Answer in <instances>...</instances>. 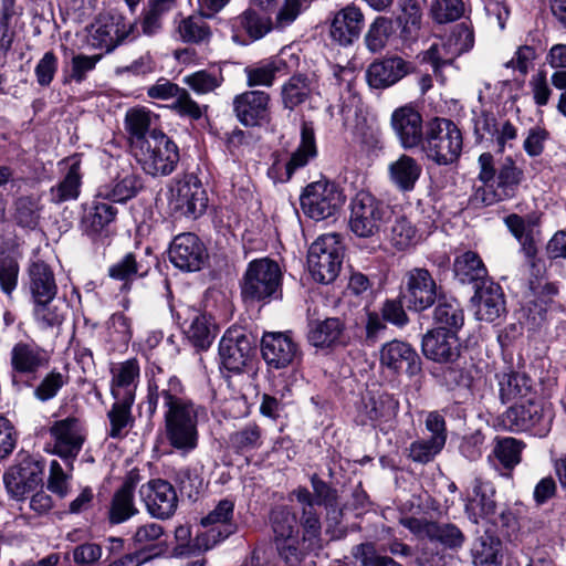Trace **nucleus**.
Masks as SVG:
<instances>
[{"mask_svg": "<svg viewBox=\"0 0 566 566\" xmlns=\"http://www.w3.org/2000/svg\"><path fill=\"white\" fill-rule=\"evenodd\" d=\"M157 375L148 380L147 409L153 416L163 409V437L168 446L182 457L199 446V419L203 408L186 396L185 387L176 376L166 375L157 367Z\"/></svg>", "mask_w": 566, "mask_h": 566, "instance_id": "f257e3e1", "label": "nucleus"}, {"mask_svg": "<svg viewBox=\"0 0 566 566\" xmlns=\"http://www.w3.org/2000/svg\"><path fill=\"white\" fill-rule=\"evenodd\" d=\"M480 166L479 180L484 184L481 199L486 205L513 198L523 180V170L512 157H504L495 164L493 155L483 153L478 159Z\"/></svg>", "mask_w": 566, "mask_h": 566, "instance_id": "f03ea898", "label": "nucleus"}, {"mask_svg": "<svg viewBox=\"0 0 566 566\" xmlns=\"http://www.w3.org/2000/svg\"><path fill=\"white\" fill-rule=\"evenodd\" d=\"M282 272L279 264L261 258L251 261L241 281V296L245 304L269 303L281 295Z\"/></svg>", "mask_w": 566, "mask_h": 566, "instance_id": "7ed1b4c3", "label": "nucleus"}, {"mask_svg": "<svg viewBox=\"0 0 566 566\" xmlns=\"http://www.w3.org/2000/svg\"><path fill=\"white\" fill-rule=\"evenodd\" d=\"M132 154L140 168L153 177L170 175L180 159L175 142L156 129L148 135L147 140H137Z\"/></svg>", "mask_w": 566, "mask_h": 566, "instance_id": "20e7f679", "label": "nucleus"}, {"mask_svg": "<svg viewBox=\"0 0 566 566\" xmlns=\"http://www.w3.org/2000/svg\"><path fill=\"white\" fill-rule=\"evenodd\" d=\"M462 147L461 130L447 118H436L429 124L421 145L428 159L443 166L457 161Z\"/></svg>", "mask_w": 566, "mask_h": 566, "instance_id": "39448f33", "label": "nucleus"}, {"mask_svg": "<svg viewBox=\"0 0 566 566\" xmlns=\"http://www.w3.org/2000/svg\"><path fill=\"white\" fill-rule=\"evenodd\" d=\"M344 256V247L338 233L318 237L310 247L307 254L308 270L319 283H332L338 275Z\"/></svg>", "mask_w": 566, "mask_h": 566, "instance_id": "423d86ee", "label": "nucleus"}, {"mask_svg": "<svg viewBox=\"0 0 566 566\" xmlns=\"http://www.w3.org/2000/svg\"><path fill=\"white\" fill-rule=\"evenodd\" d=\"M349 210V229L356 237L363 239L378 234L388 217L387 206L364 190L353 197Z\"/></svg>", "mask_w": 566, "mask_h": 566, "instance_id": "0eeeda50", "label": "nucleus"}, {"mask_svg": "<svg viewBox=\"0 0 566 566\" xmlns=\"http://www.w3.org/2000/svg\"><path fill=\"white\" fill-rule=\"evenodd\" d=\"M44 462L31 455H23L9 465L2 475L9 499L23 502L43 482Z\"/></svg>", "mask_w": 566, "mask_h": 566, "instance_id": "6e6552de", "label": "nucleus"}, {"mask_svg": "<svg viewBox=\"0 0 566 566\" xmlns=\"http://www.w3.org/2000/svg\"><path fill=\"white\" fill-rule=\"evenodd\" d=\"M139 36L137 22L127 21L118 13L99 14L88 30V44L95 49L113 51L125 41Z\"/></svg>", "mask_w": 566, "mask_h": 566, "instance_id": "1a4fd4ad", "label": "nucleus"}, {"mask_svg": "<svg viewBox=\"0 0 566 566\" xmlns=\"http://www.w3.org/2000/svg\"><path fill=\"white\" fill-rule=\"evenodd\" d=\"M552 417L538 398L515 402L501 416V424L511 432L531 431L534 436L544 437L551 430Z\"/></svg>", "mask_w": 566, "mask_h": 566, "instance_id": "9d476101", "label": "nucleus"}, {"mask_svg": "<svg viewBox=\"0 0 566 566\" xmlns=\"http://www.w3.org/2000/svg\"><path fill=\"white\" fill-rule=\"evenodd\" d=\"M345 201L339 188L328 180L310 184L301 196L303 212L313 220L321 221L335 216Z\"/></svg>", "mask_w": 566, "mask_h": 566, "instance_id": "9b49d317", "label": "nucleus"}, {"mask_svg": "<svg viewBox=\"0 0 566 566\" xmlns=\"http://www.w3.org/2000/svg\"><path fill=\"white\" fill-rule=\"evenodd\" d=\"M169 206L182 216L198 218L208 207V196L200 179L190 174L176 179L169 190Z\"/></svg>", "mask_w": 566, "mask_h": 566, "instance_id": "f8f14e48", "label": "nucleus"}, {"mask_svg": "<svg viewBox=\"0 0 566 566\" xmlns=\"http://www.w3.org/2000/svg\"><path fill=\"white\" fill-rule=\"evenodd\" d=\"M440 287L424 268L408 270L402 279L401 297L409 310L422 312L431 307L439 297Z\"/></svg>", "mask_w": 566, "mask_h": 566, "instance_id": "ddd939ff", "label": "nucleus"}, {"mask_svg": "<svg viewBox=\"0 0 566 566\" xmlns=\"http://www.w3.org/2000/svg\"><path fill=\"white\" fill-rule=\"evenodd\" d=\"M233 514L234 502L232 500L219 501L213 510L201 518V525L206 531L197 535V546L208 551L235 533L237 524Z\"/></svg>", "mask_w": 566, "mask_h": 566, "instance_id": "4468645a", "label": "nucleus"}, {"mask_svg": "<svg viewBox=\"0 0 566 566\" xmlns=\"http://www.w3.org/2000/svg\"><path fill=\"white\" fill-rule=\"evenodd\" d=\"M50 434L53 440V453L64 461L66 468L73 470V461L85 440L81 421L74 417L57 420L50 427Z\"/></svg>", "mask_w": 566, "mask_h": 566, "instance_id": "2eb2a0df", "label": "nucleus"}, {"mask_svg": "<svg viewBox=\"0 0 566 566\" xmlns=\"http://www.w3.org/2000/svg\"><path fill=\"white\" fill-rule=\"evenodd\" d=\"M139 496L147 512L155 518H169L177 510L176 490L166 480L156 479L143 484L139 489Z\"/></svg>", "mask_w": 566, "mask_h": 566, "instance_id": "dca6fc26", "label": "nucleus"}, {"mask_svg": "<svg viewBox=\"0 0 566 566\" xmlns=\"http://www.w3.org/2000/svg\"><path fill=\"white\" fill-rule=\"evenodd\" d=\"M262 357L269 367L283 369L301 359V350L289 333H265L261 340Z\"/></svg>", "mask_w": 566, "mask_h": 566, "instance_id": "f3484780", "label": "nucleus"}, {"mask_svg": "<svg viewBox=\"0 0 566 566\" xmlns=\"http://www.w3.org/2000/svg\"><path fill=\"white\" fill-rule=\"evenodd\" d=\"M496 489L490 481L475 478L463 496L464 512L470 521L478 524L496 514Z\"/></svg>", "mask_w": 566, "mask_h": 566, "instance_id": "a211bd4d", "label": "nucleus"}, {"mask_svg": "<svg viewBox=\"0 0 566 566\" xmlns=\"http://www.w3.org/2000/svg\"><path fill=\"white\" fill-rule=\"evenodd\" d=\"M207 256L203 243L191 232L176 235L169 247V260L181 271H199Z\"/></svg>", "mask_w": 566, "mask_h": 566, "instance_id": "6ab92c4d", "label": "nucleus"}, {"mask_svg": "<svg viewBox=\"0 0 566 566\" xmlns=\"http://www.w3.org/2000/svg\"><path fill=\"white\" fill-rule=\"evenodd\" d=\"M253 353L252 342L242 331H228L219 343L221 365L231 373H241Z\"/></svg>", "mask_w": 566, "mask_h": 566, "instance_id": "aec40b11", "label": "nucleus"}, {"mask_svg": "<svg viewBox=\"0 0 566 566\" xmlns=\"http://www.w3.org/2000/svg\"><path fill=\"white\" fill-rule=\"evenodd\" d=\"M270 101L264 91H245L233 98V111L244 126H261L270 122Z\"/></svg>", "mask_w": 566, "mask_h": 566, "instance_id": "412c9836", "label": "nucleus"}, {"mask_svg": "<svg viewBox=\"0 0 566 566\" xmlns=\"http://www.w3.org/2000/svg\"><path fill=\"white\" fill-rule=\"evenodd\" d=\"M415 70L413 63L398 55H390L373 62L366 71V80L370 87L384 90L395 85Z\"/></svg>", "mask_w": 566, "mask_h": 566, "instance_id": "4be33fe9", "label": "nucleus"}, {"mask_svg": "<svg viewBox=\"0 0 566 566\" xmlns=\"http://www.w3.org/2000/svg\"><path fill=\"white\" fill-rule=\"evenodd\" d=\"M398 408V400L389 394H367L357 405L356 422L375 427L391 420L397 415Z\"/></svg>", "mask_w": 566, "mask_h": 566, "instance_id": "5701e85b", "label": "nucleus"}, {"mask_svg": "<svg viewBox=\"0 0 566 566\" xmlns=\"http://www.w3.org/2000/svg\"><path fill=\"white\" fill-rule=\"evenodd\" d=\"M290 49L284 48L281 52L272 57L259 61L244 69L247 84L250 87L273 85L279 74H285L289 70L296 65L297 59L290 54V61L285 59Z\"/></svg>", "mask_w": 566, "mask_h": 566, "instance_id": "b1692460", "label": "nucleus"}, {"mask_svg": "<svg viewBox=\"0 0 566 566\" xmlns=\"http://www.w3.org/2000/svg\"><path fill=\"white\" fill-rule=\"evenodd\" d=\"M139 475L129 472L122 485L116 489L107 507V517L111 524H122L139 513L135 502V491Z\"/></svg>", "mask_w": 566, "mask_h": 566, "instance_id": "393cba45", "label": "nucleus"}, {"mask_svg": "<svg viewBox=\"0 0 566 566\" xmlns=\"http://www.w3.org/2000/svg\"><path fill=\"white\" fill-rule=\"evenodd\" d=\"M49 361V352L34 342H18L10 352L13 375L33 376L46 367Z\"/></svg>", "mask_w": 566, "mask_h": 566, "instance_id": "a878e982", "label": "nucleus"}, {"mask_svg": "<svg viewBox=\"0 0 566 566\" xmlns=\"http://www.w3.org/2000/svg\"><path fill=\"white\" fill-rule=\"evenodd\" d=\"M460 342L458 332H447L443 328H433L422 338L424 356L438 363H453L460 356Z\"/></svg>", "mask_w": 566, "mask_h": 566, "instance_id": "bb28decb", "label": "nucleus"}, {"mask_svg": "<svg viewBox=\"0 0 566 566\" xmlns=\"http://www.w3.org/2000/svg\"><path fill=\"white\" fill-rule=\"evenodd\" d=\"M111 394L115 400L134 402L140 380V365L136 358L116 363L111 367Z\"/></svg>", "mask_w": 566, "mask_h": 566, "instance_id": "cd10ccee", "label": "nucleus"}, {"mask_svg": "<svg viewBox=\"0 0 566 566\" xmlns=\"http://www.w3.org/2000/svg\"><path fill=\"white\" fill-rule=\"evenodd\" d=\"M391 126L405 149L422 145V117L413 107L397 108L391 115Z\"/></svg>", "mask_w": 566, "mask_h": 566, "instance_id": "c85d7f7f", "label": "nucleus"}, {"mask_svg": "<svg viewBox=\"0 0 566 566\" xmlns=\"http://www.w3.org/2000/svg\"><path fill=\"white\" fill-rule=\"evenodd\" d=\"M475 316L480 321L494 322L505 312L502 287L491 281L476 285L472 297Z\"/></svg>", "mask_w": 566, "mask_h": 566, "instance_id": "c756f323", "label": "nucleus"}, {"mask_svg": "<svg viewBox=\"0 0 566 566\" xmlns=\"http://www.w3.org/2000/svg\"><path fill=\"white\" fill-rule=\"evenodd\" d=\"M380 363L394 371H406L409 375L420 370V358L417 352L408 343L397 339L382 346Z\"/></svg>", "mask_w": 566, "mask_h": 566, "instance_id": "7c9ffc66", "label": "nucleus"}, {"mask_svg": "<svg viewBox=\"0 0 566 566\" xmlns=\"http://www.w3.org/2000/svg\"><path fill=\"white\" fill-rule=\"evenodd\" d=\"M364 28V14L356 6H347L339 10L331 25V36L340 45L352 44L360 35Z\"/></svg>", "mask_w": 566, "mask_h": 566, "instance_id": "2f4dec72", "label": "nucleus"}, {"mask_svg": "<svg viewBox=\"0 0 566 566\" xmlns=\"http://www.w3.org/2000/svg\"><path fill=\"white\" fill-rule=\"evenodd\" d=\"M421 174V164L406 154H401L388 165L389 181L400 192L413 191Z\"/></svg>", "mask_w": 566, "mask_h": 566, "instance_id": "473e14b6", "label": "nucleus"}, {"mask_svg": "<svg viewBox=\"0 0 566 566\" xmlns=\"http://www.w3.org/2000/svg\"><path fill=\"white\" fill-rule=\"evenodd\" d=\"M143 188L142 179L135 174L117 176L98 186L96 198L112 203H124L133 199Z\"/></svg>", "mask_w": 566, "mask_h": 566, "instance_id": "72a5a7b5", "label": "nucleus"}, {"mask_svg": "<svg viewBox=\"0 0 566 566\" xmlns=\"http://www.w3.org/2000/svg\"><path fill=\"white\" fill-rule=\"evenodd\" d=\"M81 164L72 160L65 175L49 190V200L54 205H62L78 199L82 187Z\"/></svg>", "mask_w": 566, "mask_h": 566, "instance_id": "f704fd0d", "label": "nucleus"}, {"mask_svg": "<svg viewBox=\"0 0 566 566\" xmlns=\"http://www.w3.org/2000/svg\"><path fill=\"white\" fill-rule=\"evenodd\" d=\"M231 28L233 31L232 40L243 44L239 39V31H244L250 40L256 41L274 29V23L270 18L261 17L252 8H248L231 20Z\"/></svg>", "mask_w": 566, "mask_h": 566, "instance_id": "c9c22d12", "label": "nucleus"}, {"mask_svg": "<svg viewBox=\"0 0 566 566\" xmlns=\"http://www.w3.org/2000/svg\"><path fill=\"white\" fill-rule=\"evenodd\" d=\"M500 397L503 402H521L537 398L528 376L521 373H505L499 378Z\"/></svg>", "mask_w": 566, "mask_h": 566, "instance_id": "e433bc0d", "label": "nucleus"}, {"mask_svg": "<svg viewBox=\"0 0 566 566\" xmlns=\"http://www.w3.org/2000/svg\"><path fill=\"white\" fill-rule=\"evenodd\" d=\"M29 284L34 301H52L57 292L54 274L50 266L40 260L29 266Z\"/></svg>", "mask_w": 566, "mask_h": 566, "instance_id": "4c0bfd02", "label": "nucleus"}, {"mask_svg": "<svg viewBox=\"0 0 566 566\" xmlns=\"http://www.w3.org/2000/svg\"><path fill=\"white\" fill-rule=\"evenodd\" d=\"M344 324L337 317L313 321L308 325L307 339L317 348H328L342 342Z\"/></svg>", "mask_w": 566, "mask_h": 566, "instance_id": "58836bf2", "label": "nucleus"}, {"mask_svg": "<svg viewBox=\"0 0 566 566\" xmlns=\"http://www.w3.org/2000/svg\"><path fill=\"white\" fill-rule=\"evenodd\" d=\"M157 120V115L145 107H135L127 111L125 126L129 133L132 150L137 146V140L148 139V135L155 129L153 126Z\"/></svg>", "mask_w": 566, "mask_h": 566, "instance_id": "ea45409f", "label": "nucleus"}, {"mask_svg": "<svg viewBox=\"0 0 566 566\" xmlns=\"http://www.w3.org/2000/svg\"><path fill=\"white\" fill-rule=\"evenodd\" d=\"M455 276L461 283L486 282L488 270L478 253L465 251L458 255L453 263Z\"/></svg>", "mask_w": 566, "mask_h": 566, "instance_id": "a19ab883", "label": "nucleus"}, {"mask_svg": "<svg viewBox=\"0 0 566 566\" xmlns=\"http://www.w3.org/2000/svg\"><path fill=\"white\" fill-rule=\"evenodd\" d=\"M316 154L314 128L311 124L303 123L301 128V143L292 153L290 160L285 165L287 178H291L297 169L305 167Z\"/></svg>", "mask_w": 566, "mask_h": 566, "instance_id": "79ce46f5", "label": "nucleus"}, {"mask_svg": "<svg viewBox=\"0 0 566 566\" xmlns=\"http://www.w3.org/2000/svg\"><path fill=\"white\" fill-rule=\"evenodd\" d=\"M420 238L416 226L405 216L397 217L387 230V240L397 251L413 248Z\"/></svg>", "mask_w": 566, "mask_h": 566, "instance_id": "37998d69", "label": "nucleus"}, {"mask_svg": "<svg viewBox=\"0 0 566 566\" xmlns=\"http://www.w3.org/2000/svg\"><path fill=\"white\" fill-rule=\"evenodd\" d=\"M149 269L150 264L142 255L129 252L109 266L108 274L115 280L127 283L136 277L145 276Z\"/></svg>", "mask_w": 566, "mask_h": 566, "instance_id": "c03bdc74", "label": "nucleus"}, {"mask_svg": "<svg viewBox=\"0 0 566 566\" xmlns=\"http://www.w3.org/2000/svg\"><path fill=\"white\" fill-rule=\"evenodd\" d=\"M229 444L235 453L248 455L263 444L262 429L256 423L249 422L230 434Z\"/></svg>", "mask_w": 566, "mask_h": 566, "instance_id": "a18cd8bd", "label": "nucleus"}, {"mask_svg": "<svg viewBox=\"0 0 566 566\" xmlns=\"http://www.w3.org/2000/svg\"><path fill=\"white\" fill-rule=\"evenodd\" d=\"M439 303L433 311V319L437 328H443L447 332H458L464 323L463 311L455 300L438 297Z\"/></svg>", "mask_w": 566, "mask_h": 566, "instance_id": "49530a36", "label": "nucleus"}, {"mask_svg": "<svg viewBox=\"0 0 566 566\" xmlns=\"http://www.w3.org/2000/svg\"><path fill=\"white\" fill-rule=\"evenodd\" d=\"M459 56V51H453L446 39L434 41L418 57L422 63H429L436 76H440L444 66L450 65Z\"/></svg>", "mask_w": 566, "mask_h": 566, "instance_id": "de8ad7c7", "label": "nucleus"}, {"mask_svg": "<svg viewBox=\"0 0 566 566\" xmlns=\"http://www.w3.org/2000/svg\"><path fill=\"white\" fill-rule=\"evenodd\" d=\"M134 402L125 400H115L112 408L107 412L109 420L108 436L113 439H122L128 433V429L133 426L132 406Z\"/></svg>", "mask_w": 566, "mask_h": 566, "instance_id": "09e8293b", "label": "nucleus"}, {"mask_svg": "<svg viewBox=\"0 0 566 566\" xmlns=\"http://www.w3.org/2000/svg\"><path fill=\"white\" fill-rule=\"evenodd\" d=\"M501 542L491 535L479 537L472 547V558L475 566H501Z\"/></svg>", "mask_w": 566, "mask_h": 566, "instance_id": "8fccbe9b", "label": "nucleus"}, {"mask_svg": "<svg viewBox=\"0 0 566 566\" xmlns=\"http://www.w3.org/2000/svg\"><path fill=\"white\" fill-rule=\"evenodd\" d=\"M271 525L275 536V543L279 541H292L297 534V524L295 514L287 506H277L271 512Z\"/></svg>", "mask_w": 566, "mask_h": 566, "instance_id": "3c124183", "label": "nucleus"}, {"mask_svg": "<svg viewBox=\"0 0 566 566\" xmlns=\"http://www.w3.org/2000/svg\"><path fill=\"white\" fill-rule=\"evenodd\" d=\"M302 542L304 549L318 551L322 548V526L315 507H307L301 517Z\"/></svg>", "mask_w": 566, "mask_h": 566, "instance_id": "603ef678", "label": "nucleus"}, {"mask_svg": "<svg viewBox=\"0 0 566 566\" xmlns=\"http://www.w3.org/2000/svg\"><path fill=\"white\" fill-rule=\"evenodd\" d=\"M186 333L193 346L200 349L208 348L214 338L213 326L208 316L198 311H193L191 323Z\"/></svg>", "mask_w": 566, "mask_h": 566, "instance_id": "864d4df0", "label": "nucleus"}, {"mask_svg": "<svg viewBox=\"0 0 566 566\" xmlns=\"http://www.w3.org/2000/svg\"><path fill=\"white\" fill-rule=\"evenodd\" d=\"M52 301H34V319L41 329L60 327L65 318V307Z\"/></svg>", "mask_w": 566, "mask_h": 566, "instance_id": "5fc2aeb1", "label": "nucleus"}, {"mask_svg": "<svg viewBox=\"0 0 566 566\" xmlns=\"http://www.w3.org/2000/svg\"><path fill=\"white\" fill-rule=\"evenodd\" d=\"M524 443L515 438H502L497 440L493 453L499 462L509 470L515 468L522 459Z\"/></svg>", "mask_w": 566, "mask_h": 566, "instance_id": "6e6d98bb", "label": "nucleus"}, {"mask_svg": "<svg viewBox=\"0 0 566 566\" xmlns=\"http://www.w3.org/2000/svg\"><path fill=\"white\" fill-rule=\"evenodd\" d=\"M310 96V87L302 76H292L281 88L283 106L290 111L304 103Z\"/></svg>", "mask_w": 566, "mask_h": 566, "instance_id": "4d7b16f0", "label": "nucleus"}, {"mask_svg": "<svg viewBox=\"0 0 566 566\" xmlns=\"http://www.w3.org/2000/svg\"><path fill=\"white\" fill-rule=\"evenodd\" d=\"M391 33L392 22L387 18L378 17L370 24L366 33L365 43L367 49L375 53L381 51L386 46Z\"/></svg>", "mask_w": 566, "mask_h": 566, "instance_id": "13d9d810", "label": "nucleus"}, {"mask_svg": "<svg viewBox=\"0 0 566 566\" xmlns=\"http://www.w3.org/2000/svg\"><path fill=\"white\" fill-rule=\"evenodd\" d=\"M177 31L184 42L190 43L203 42L211 35L210 28L201 17L182 19L178 24Z\"/></svg>", "mask_w": 566, "mask_h": 566, "instance_id": "bf43d9fd", "label": "nucleus"}, {"mask_svg": "<svg viewBox=\"0 0 566 566\" xmlns=\"http://www.w3.org/2000/svg\"><path fill=\"white\" fill-rule=\"evenodd\" d=\"M105 199H98L94 197L92 210L86 216L85 221L90 223L93 231H99L111 222H113L117 216V209L113 203L105 202Z\"/></svg>", "mask_w": 566, "mask_h": 566, "instance_id": "052dcab7", "label": "nucleus"}, {"mask_svg": "<svg viewBox=\"0 0 566 566\" xmlns=\"http://www.w3.org/2000/svg\"><path fill=\"white\" fill-rule=\"evenodd\" d=\"M307 0H283L274 18V29L284 30L308 8Z\"/></svg>", "mask_w": 566, "mask_h": 566, "instance_id": "680f3d73", "label": "nucleus"}, {"mask_svg": "<svg viewBox=\"0 0 566 566\" xmlns=\"http://www.w3.org/2000/svg\"><path fill=\"white\" fill-rule=\"evenodd\" d=\"M223 78L220 72H208L206 70L191 73L184 77L187 84L197 94H208L219 87Z\"/></svg>", "mask_w": 566, "mask_h": 566, "instance_id": "e2e57ef3", "label": "nucleus"}, {"mask_svg": "<svg viewBox=\"0 0 566 566\" xmlns=\"http://www.w3.org/2000/svg\"><path fill=\"white\" fill-rule=\"evenodd\" d=\"M464 6L461 0H432L430 14L437 23H448L461 18Z\"/></svg>", "mask_w": 566, "mask_h": 566, "instance_id": "0e129e2a", "label": "nucleus"}, {"mask_svg": "<svg viewBox=\"0 0 566 566\" xmlns=\"http://www.w3.org/2000/svg\"><path fill=\"white\" fill-rule=\"evenodd\" d=\"M442 439H419L409 447V457L415 462L428 463L443 449Z\"/></svg>", "mask_w": 566, "mask_h": 566, "instance_id": "69168bd1", "label": "nucleus"}, {"mask_svg": "<svg viewBox=\"0 0 566 566\" xmlns=\"http://www.w3.org/2000/svg\"><path fill=\"white\" fill-rule=\"evenodd\" d=\"M430 539L437 541L450 548L461 547L464 542V535L453 524L433 523L429 526Z\"/></svg>", "mask_w": 566, "mask_h": 566, "instance_id": "338daca9", "label": "nucleus"}, {"mask_svg": "<svg viewBox=\"0 0 566 566\" xmlns=\"http://www.w3.org/2000/svg\"><path fill=\"white\" fill-rule=\"evenodd\" d=\"M505 224L511 233L523 245L531 244L533 240V231L536 220L533 217L523 218L518 214L512 213L505 218Z\"/></svg>", "mask_w": 566, "mask_h": 566, "instance_id": "774afa93", "label": "nucleus"}]
</instances>
